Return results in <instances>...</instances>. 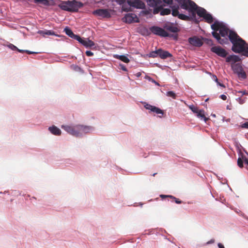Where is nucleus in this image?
Returning a JSON list of instances; mask_svg holds the SVG:
<instances>
[{
  "label": "nucleus",
  "instance_id": "nucleus-14",
  "mask_svg": "<svg viewBox=\"0 0 248 248\" xmlns=\"http://www.w3.org/2000/svg\"><path fill=\"white\" fill-rule=\"evenodd\" d=\"M164 28L167 31H168L170 32L173 33L177 32L179 31L178 28L173 23H166L164 25Z\"/></svg>",
  "mask_w": 248,
  "mask_h": 248
},
{
  "label": "nucleus",
  "instance_id": "nucleus-10",
  "mask_svg": "<svg viewBox=\"0 0 248 248\" xmlns=\"http://www.w3.org/2000/svg\"><path fill=\"white\" fill-rule=\"evenodd\" d=\"M144 107L146 109L150 110L152 112H155L157 114H161V115L159 116L160 118H161L164 114L163 110L146 103H144Z\"/></svg>",
  "mask_w": 248,
  "mask_h": 248
},
{
  "label": "nucleus",
  "instance_id": "nucleus-47",
  "mask_svg": "<svg viewBox=\"0 0 248 248\" xmlns=\"http://www.w3.org/2000/svg\"><path fill=\"white\" fill-rule=\"evenodd\" d=\"M218 247L219 248H224L223 245L221 243H218Z\"/></svg>",
  "mask_w": 248,
  "mask_h": 248
},
{
  "label": "nucleus",
  "instance_id": "nucleus-58",
  "mask_svg": "<svg viewBox=\"0 0 248 248\" xmlns=\"http://www.w3.org/2000/svg\"><path fill=\"white\" fill-rule=\"evenodd\" d=\"M216 82L217 83V85L220 83V82L218 81V80H217V82Z\"/></svg>",
  "mask_w": 248,
  "mask_h": 248
},
{
  "label": "nucleus",
  "instance_id": "nucleus-27",
  "mask_svg": "<svg viewBox=\"0 0 248 248\" xmlns=\"http://www.w3.org/2000/svg\"><path fill=\"white\" fill-rule=\"evenodd\" d=\"M114 57L119 60H120L125 63H128L129 62V59L125 55H116Z\"/></svg>",
  "mask_w": 248,
  "mask_h": 248
},
{
  "label": "nucleus",
  "instance_id": "nucleus-32",
  "mask_svg": "<svg viewBox=\"0 0 248 248\" xmlns=\"http://www.w3.org/2000/svg\"><path fill=\"white\" fill-rule=\"evenodd\" d=\"M167 96L169 97H170L172 98L173 99H176V95L174 92L173 91H169L167 92L166 93Z\"/></svg>",
  "mask_w": 248,
  "mask_h": 248
},
{
  "label": "nucleus",
  "instance_id": "nucleus-42",
  "mask_svg": "<svg viewBox=\"0 0 248 248\" xmlns=\"http://www.w3.org/2000/svg\"><path fill=\"white\" fill-rule=\"evenodd\" d=\"M120 66L121 67V69L124 71H127V68L124 64H120Z\"/></svg>",
  "mask_w": 248,
  "mask_h": 248
},
{
  "label": "nucleus",
  "instance_id": "nucleus-1",
  "mask_svg": "<svg viewBox=\"0 0 248 248\" xmlns=\"http://www.w3.org/2000/svg\"><path fill=\"white\" fill-rule=\"evenodd\" d=\"M229 38L232 44V50L235 53H241L244 50L246 42L243 40L235 32L231 31L229 34Z\"/></svg>",
  "mask_w": 248,
  "mask_h": 248
},
{
  "label": "nucleus",
  "instance_id": "nucleus-49",
  "mask_svg": "<svg viewBox=\"0 0 248 248\" xmlns=\"http://www.w3.org/2000/svg\"><path fill=\"white\" fill-rule=\"evenodd\" d=\"M25 52L29 54H33V53H35L34 52H32V51H30L29 50H25Z\"/></svg>",
  "mask_w": 248,
  "mask_h": 248
},
{
  "label": "nucleus",
  "instance_id": "nucleus-48",
  "mask_svg": "<svg viewBox=\"0 0 248 248\" xmlns=\"http://www.w3.org/2000/svg\"><path fill=\"white\" fill-rule=\"evenodd\" d=\"M213 79H214V80H215L216 82H217V80H218V79H217V76H215V75H213Z\"/></svg>",
  "mask_w": 248,
  "mask_h": 248
},
{
  "label": "nucleus",
  "instance_id": "nucleus-22",
  "mask_svg": "<svg viewBox=\"0 0 248 248\" xmlns=\"http://www.w3.org/2000/svg\"><path fill=\"white\" fill-rule=\"evenodd\" d=\"M134 16H136L134 14H127L124 18V20L127 23H132L134 22Z\"/></svg>",
  "mask_w": 248,
  "mask_h": 248
},
{
  "label": "nucleus",
  "instance_id": "nucleus-5",
  "mask_svg": "<svg viewBox=\"0 0 248 248\" xmlns=\"http://www.w3.org/2000/svg\"><path fill=\"white\" fill-rule=\"evenodd\" d=\"M231 31L228 28L223 25L219 31V33L216 31H213L212 35L217 40L218 43L223 45L228 42V39L227 37H229L228 33L230 34Z\"/></svg>",
  "mask_w": 248,
  "mask_h": 248
},
{
  "label": "nucleus",
  "instance_id": "nucleus-29",
  "mask_svg": "<svg viewBox=\"0 0 248 248\" xmlns=\"http://www.w3.org/2000/svg\"><path fill=\"white\" fill-rule=\"evenodd\" d=\"M122 10L124 12H129V11H132V8L131 6L128 5L127 3H124L122 5Z\"/></svg>",
  "mask_w": 248,
  "mask_h": 248
},
{
  "label": "nucleus",
  "instance_id": "nucleus-18",
  "mask_svg": "<svg viewBox=\"0 0 248 248\" xmlns=\"http://www.w3.org/2000/svg\"><path fill=\"white\" fill-rule=\"evenodd\" d=\"M64 31L66 35H67L72 38L77 40V41L78 40L80 39V37L79 35L75 34L68 27H66L64 29Z\"/></svg>",
  "mask_w": 248,
  "mask_h": 248
},
{
  "label": "nucleus",
  "instance_id": "nucleus-21",
  "mask_svg": "<svg viewBox=\"0 0 248 248\" xmlns=\"http://www.w3.org/2000/svg\"><path fill=\"white\" fill-rule=\"evenodd\" d=\"M50 132L55 135H60L61 134V130L55 126L49 127L48 128Z\"/></svg>",
  "mask_w": 248,
  "mask_h": 248
},
{
  "label": "nucleus",
  "instance_id": "nucleus-4",
  "mask_svg": "<svg viewBox=\"0 0 248 248\" xmlns=\"http://www.w3.org/2000/svg\"><path fill=\"white\" fill-rule=\"evenodd\" d=\"M148 4L154 8V14H157L160 12L161 16L168 15L170 14L171 10L168 8H163L165 5L162 3L161 0H147Z\"/></svg>",
  "mask_w": 248,
  "mask_h": 248
},
{
  "label": "nucleus",
  "instance_id": "nucleus-24",
  "mask_svg": "<svg viewBox=\"0 0 248 248\" xmlns=\"http://www.w3.org/2000/svg\"><path fill=\"white\" fill-rule=\"evenodd\" d=\"M160 197L162 199H164L165 198H170L174 201L175 203L177 204H180L182 202L179 199L176 198L175 197L171 196V195H160Z\"/></svg>",
  "mask_w": 248,
  "mask_h": 248
},
{
  "label": "nucleus",
  "instance_id": "nucleus-54",
  "mask_svg": "<svg viewBox=\"0 0 248 248\" xmlns=\"http://www.w3.org/2000/svg\"><path fill=\"white\" fill-rule=\"evenodd\" d=\"M136 75L138 77H139L141 75V74L140 72H139L137 73Z\"/></svg>",
  "mask_w": 248,
  "mask_h": 248
},
{
  "label": "nucleus",
  "instance_id": "nucleus-45",
  "mask_svg": "<svg viewBox=\"0 0 248 248\" xmlns=\"http://www.w3.org/2000/svg\"><path fill=\"white\" fill-rule=\"evenodd\" d=\"M238 99L240 104H243L245 101V100L244 99H242L241 98H238Z\"/></svg>",
  "mask_w": 248,
  "mask_h": 248
},
{
  "label": "nucleus",
  "instance_id": "nucleus-8",
  "mask_svg": "<svg viewBox=\"0 0 248 248\" xmlns=\"http://www.w3.org/2000/svg\"><path fill=\"white\" fill-rule=\"evenodd\" d=\"M150 31L154 34L161 37H165L170 36V34L168 33L164 29L157 26L152 27L150 28Z\"/></svg>",
  "mask_w": 248,
  "mask_h": 248
},
{
  "label": "nucleus",
  "instance_id": "nucleus-43",
  "mask_svg": "<svg viewBox=\"0 0 248 248\" xmlns=\"http://www.w3.org/2000/svg\"><path fill=\"white\" fill-rule=\"evenodd\" d=\"M243 128H248V122L245 123L242 125Z\"/></svg>",
  "mask_w": 248,
  "mask_h": 248
},
{
  "label": "nucleus",
  "instance_id": "nucleus-34",
  "mask_svg": "<svg viewBox=\"0 0 248 248\" xmlns=\"http://www.w3.org/2000/svg\"><path fill=\"white\" fill-rule=\"evenodd\" d=\"M234 71L238 72L239 70H242V67L239 64H236L232 66Z\"/></svg>",
  "mask_w": 248,
  "mask_h": 248
},
{
  "label": "nucleus",
  "instance_id": "nucleus-6",
  "mask_svg": "<svg viewBox=\"0 0 248 248\" xmlns=\"http://www.w3.org/2000/svg\"><path fill=\"white\" fill-rule=\"evenodd\" d=\"M78 127V124L74 126L68 125H63L62 126V128L65 130L67 133L76 137L80 136V131L79 130Z\"/></svg>",
  "mask_w": 248,
  "mask_h": 248
},
{
  "label": "nucleus",
  "instance_id": "nucleus-17",
  "mask_svg": "<svg viewBox=\"0 0 248 248\" xmlns=\"http://www.w3.org/2000/svg\"><path fill=\"white\" fill-rule=\"evenodd\" d=\"M78 128L80 131V136L83 134L90 132L92 130L93 128L91 126L78 124Z\"/></svg>",
  "mask_w": 248,
  "mask_h": 248
},
{
  "label": "nucleus",
  "instance_id": "nucleus-16",
  "mask_svg": "<svg viewBox=\"0 0 248 248\" xmlns=\"http://www.w3.org/2000/svg\"><path fill=\"white\" fill-rule=\"evenodd\" d=\"M78 41L86 47H92L95 46L94 43L89 39H83L80 38Z\"/></svg>",
  "mask_w": 248,
  "mask_h": 248
},
{
  "label": "nucleus",
  "instance_id": "nucleus-19",
  "mask_svg": "<svg viewBox=\"0 0 248 248\" xmlns=\"http://www.w3.org/2000/svg\"><path fill=\"white\" fill-rule=\"evenodd\" d=\"M224 25L218 21H215L212 25L211 28L214 31H219Z\"/></svg>",
  "mask_w": 248,
  "mask_h": 248
},
{
  "label": "nucleus",
  "instance_id": "nucleus-33",
  "mask_svg": "<svg viewBox=\"0 0 248 248\" xmlns=\"http://www.w3.org/2000/svg\"><path fill=\"white\" fill-rule=\"evenodd\" d=\"M149 56L150 57L152 58L156 57L157 56H158V49L155 51H152L151 52H150Z\"/></svg>",
  "mask_w": 248,
  "mask_h": 248
},
{
  "label": "nucleus",
  "instance_id": "nucleus-3",
  "mask_svg": "<svg viewBox=\"0 0 248 248\" xmlns=\"http://www.w3.org/2000/svg\"><path fill=\"white\" fill-rule=\"evenodd\" d=\"M83 6V4L82 2L76 0L62 1L59 4V7L62 10L71 12H78Z\"/></svg>",
  "mask_w": 248,
  "mask_h": 248
},
{
  "label": "nucleus",
  "instance_id": "nucleus-53",
  "mask_svg": "<svg viewBox=\"0 0 248 248\" xmlns=\"http://www.w3.org/2000/svg\"><path fill=\"white\" fill-rule=\"evenodd\" d=\"M242 77H243L244 78H246V75L245 73H244L242 74Z\"/></svg>",
  "mask_w": 248,
  "mask_h": 248
},
{
  "label": "nucleus",
  "instance_id": "nucleus-41",
  "mask_svg": "<svg viewBox=\"0 0 248 248\" xmlns=\"http://www.w3.org/2000/svg\"><path fill=\"white\" fill-rule=\"evenodd\" d=\"M149 79L150 81H151L152 82L154 83L156 85L160 86V84L157 82L155 81L154 79L151 78H149Z\"/></svg>",
  "mask_w": 248,
  "mask_h": 248
},
{
  "label": "nucleus",
  "instance_id": "nucleus-39",
  "mask_svg": "<svg viewBox=\"0 0 248 248\" xmlns=\"http://www.w3.org/2000/svg\"><path fill=\"white\" fill-rule=\"evenodd\" d=\"M85 53L86 55L89 57L92 56L93 55V53L92 51L89 50L86 51Z\"/></svg>",
  "mask_w": 248,
  "mask_h": 248
},
{
  "label": "nucleus",
  "instance_id": "nucleus-7",
  "mask_svg": "<svg viewBox=\"0 0 248 248\" xmlns=\"http://www.w3.org/2000/svg\"><path fill=\"white\" fill-rule=\"evenodd\" d=\"M171 8L172 9V15L173 16H178V17L182 20H186V21H190L191 20V18L190 16H186L184 14H180L179 12V6L173 5L171 6Z\"/></svg>",
  "mask_w": 248,
  "mask_h": 248
},
{
  "label": "nucleus",
  "instance_id": "nucleus-15",
  "mask_svg": "<svg viewBox=\"0 0 248 248\" xmlns=\"http://www.w3.org/2000/svg\"><path fill=\"white\" fill-rule=\"evenodd\" d=\"M158 55L162 59L171 58L172 56L169 51L164 50L161 48L158 49Z\"/></svg>",
  "mask_w": 248,
  "mask_h": 248
},
{
  "label": "nucleus",
  "instance_id": "nucleus-12",
  "mask_svg": "<svg viewBox=\"0 0 248 248\" xmlns=\"http://www.w3.org/2000/svg\"><path fill=\"white\" fill-rule=\"evenodd\" d=\"M211 50L218 56L223 58L226 57L227 55L226 51L220 46H213L211 48Z\"/></svg>",
  "mask_w": 248,
  "mask_h": 248
},
{
  "label": "nucleus",
  "instance_id": "nucleus-9",
  "mask_svg": "<svg viewBox=\"0 0 248 248\" xmlns=\"http://www.w3.org/2000/svg\"><path fill=\"white\" fill-rule=\"evenodd\" d=\"M127 3L129 5L137 9H144L145 5L141 0H127Z\"/></svg>",
  "mask_w": 248,
  "mask_h": 248
},
{
  "label": "nucleus",
  "instance_id": "nucleus-50",
  "mask_svg": "<svg viewBox=\"0 0 248 248\" xmlns=\"http://www.w3.org/2000/svg\"><path fill=\"white\" fill-rule=\"evenodd\" d=\"M238 93H242V95H244V94H246L247 93H246V91H239Z\"/></svg>",
  "mask_w": 248,
  "mask_h": 248
},
{
  "label": "nucleus",
  "instance_id": "nucleus-2",
  "mask_svg": "<svg viewBox=\"0 0 248 248\" xmlns=\"http://www.w3.org/2000/svg\"><path fill=\"white\" fill-rule=\"evenodd\" d=\"M181 8L186 10L192 13L191 20H193L197 24L199 21L196 18V13L197 9V5L191 0H176Z\"/></svg>",
  "mask_w": 248,
  "mask_h": 248
},
{
  "label": "nucleus",
  "instance_id": "nucleus-44",
  "mask_svg": "<svg viewBox=\"0 0 248 248\" xmlns=\"http://www.w3.org/2000/svg\"><path fill=\"white\" fill-rule=\"evenodd\" d=\"M220 97L223 100H226L227 99V96L225 94H221Z\"/></svg>",
  "mask_w": 248,
  "mask_h": 248
},
{
  "label": "nucleus",
  "instance_id": "nucleus-37",
  "mask_svg": "<svg viewBox=\"0 0 248 248\" xmlns=\"http://www.w3.org/2000/svg\"><path fill=\"white\" fill-rule=\"evenodd\" d=\"M237 165L240 168L243 167V161L241 158H238L237 160Z\"/></svg>",
  "mask_w": 248,
  "mask_h": 248
},
{
  "label": "nucleus",
  "instance_id": "nucleus-31",
  "mask_svg": "<svg viewBox=\"0 0 248 248\" xmlns=\"http://www.w3.org/2000/svg\"><path fill=\"white\" fill-rule=\"evenodd\" d=\"M189 108L191 110V111L194 113H195V114H197L198 112V111L200 110V109H199V108L194 106V105H190L189 106Z\"/></svg>",
  "mask_w": 248,
  "mask_h": 248
},
{
  "label": "nucleus",
  "instance_id": "nucleus-56",
  "mask_svg": "<svg viewBox=\"0 0 248 248\" xmlns=\"http://www.w3.org/2000/svg\"><path fill=\"white\" fill-rule=\"evenodd\" d=\"M120 1V2H123L124 0H119Z\"/></svg>",
  "mask_w": 248,
  "mask_h": 248
},
{
  "label": "nucleus",
  "instance_id": "nucleus-23",
  "mask_svg": "<svg viewBox=\"0 0 248 248\" xmlns=\"http://www.w3.org/2000/svg\"><path fill=\"white\" fill-rule=\"evenodd\" d=\"M196 115L198 118L201 119H203L205 122H206L207 121H208L209 119V118H206L205 116L204 110L203 109H200L199 111H198V113L196 114Z\"/></svg>",
  "mask_w": 248,
  "mask_h": 248
},
{
  "label": "nucleus",
  "instance_id": "nucleus-11",
  "mask_svg": "<svg viewBox=\"0 0 248 248\" xmlns=\"http://www.w3.org/2000/svg\"><path fill=\"white\" fill-rule=\"evenodd\" d=\"M93 14L104 18H109L111 16L108 9H99L93 12Z\"/></svg>",
  "mask_w": 248,
  "mask_h": 248
},
{
  "label": "nucleus",
  "instance_id": "nucleus-36",
  "mask_svg": "<svg viewBox=\"0 0 248 248\" xmlns=\"http://www.w3.org/2000/svg\"><path fill=\"white\" fill-rule=\"evenodd\" d=\"M204 42L206 44H207L209 46L213 45V41L210 39L206 38L204 39Z\"/></svg>",
  "mask_w": 248,
  "mask_h": 248
},
{
  "label": "nucleus",
  "instance_id": "nucleus-26",
  "mask_svg": "<svg viewBox=\"0 0 248 248\" xmlns=\"http://www.w3.org/2000/svg\"><path fill=\"white\" fill-rule=\"evenodd\" d=\"M206 22L208 23H212L213 22V18L212 15L210 14L206 13L202 17Z\"/></svg>",
  "mask_w": 248,
  "mask_h": 248
},
{
  "label": "nucleus",
  "instance_id": "nucleus-13",
  "mask_svg": "<svg viewBox=\"0 0 248 248\" xmlns=\"http://www.w3.org/2000/svg\"><path fill=\"white\" fill-rule=\"evenodd\" d=\"M188 42L191 45L197 47H200L203 44L202 40L197 36L189 38Z\"/></svg>",
  "mask_w": 248,
  "mask_h": 248
},
{
  "label": "nucleus",
  "instance_id": "nucleus-20",
  "mask_svg": "<svg viewBox=\"0 0 248 248\" xmlns=\"http://www.w3.org/2000/svg\"><path fill=\"white\" fill-rule=\"evenodd\" d=\"M241 61V59L238 56L233 55L228 56L226 58V62H240Z\"/></svg>",
  "mask_w": 248,
  "mask_h": 248
},
{
  "label": "nucleus",
  "instance_id": "nucleus-51",
  "mask_svg": "<svg viewBox=\"0 0 248 248\" xmlns=\"http://www.w3.org/2000/svg\"><path fill=\"white\" fill-rule=\"evenodd\" d=\"M17 51H18L19 52H25V50H21L18 48V49H16Z\"/></svg>",
  "mask_w": 248,
  "mask_h": 248
},
{
  "label": "nucleus",
  "instance_id": "nucleus-46",
  "mask_svg": "<svg viewBox=\"0 0 248 248\" xmlns=\"http://www.w3.org/2000/svg\"><path fill=\"white\" fill-rule=\"evenodd\" d=\"M215 242V240L214 239H212L211 240H210V241H209L207 244H212V243H214Z\"/></svg>",
  "mask_w": 248,
  "mask_h": 248
},
{
  "label": "nucleus",
  "instance_id": "nucleus-38",
  "mask_svg": "<svg viewBox=\"0 0 248 248\" xmlns=\"http://www.w3.org/2000/svg\"><path fill=\"white\" fill-rule=\"evenodd\" d=\"M8 47L13 50H16V49H18V48L16 46L12 44L9 45Z\"/></svg>",
  "mask_w": 248,
  "mask_h": 248
},
{
  "label": "nucleus",
  "instance_id": "nucleus-52",
  "mask_svg": "<svg viewBox=\"0 0 248 248\" xmlns=\"http://www.w3.org/2000/svg\"><path fill=\"white\" fill-rule=\"evenodd\" d=\"M218 85L222 87L225 88V86L223 84L219 83Z\"/></svg>",
  "mask_w": 248,
  "mask_h": 248
},
{
  "label": "nucleus",
  "instance_id": "nucleus-28",
  "mask_svg": "<svg viewBox=\"0 0 248 248\" xmlns=\"http://www.w3.org/2000/svg\"><path fill=\"white\" fill-rule=\"evenodd\" d=\"M38 33L40 34H42L43 36H45V35H53L55 34V33L53 31L50 30L46 31H39Z\"/></svg>",
  "mask_w": 248,
  "mask_h": 248
},
{
  "label": "nucleus",
  "instance_id": "nucleus-25",
  "mask_svg": "<svg viewBox=\"0 0 248 248\" xmlns=\"http://www.w3.org/2000/svg\"><path fill=\"white\" fill-rule=\"evenodd\" d=\"M196 13L199 16L202 17L204 16V15L207 13V12L204 8L198 7L197 6Z\"/></svg>",
  "mask_w": 248,
  "mask_h": 248
},
{
  "label": "nucleus",
  "instance_id": "nucleus-57",
  "mask_svg": "<svg viewBox=\"0 0 248 248\" xmlns=\"http://www.w3.org/2000/svg\"><path fill=\"white\" fill-rule=\"evenodd\" d=\"M156 174H157V173H154L152 175H153V176H155Z\"/></svg>",
  "mask_w": 248,
  "mask_h": 248
},
{
  "label": "nucleus",
  "instance_id": "nucleus-30",
  "mask_svg": "<svg viewBox=\"0 0 248 248\" xmlns=\"http://www.w3.org/2000/svg\"><path fill=\"white\" fill-rule=\"evenodd\" d=\"M49 1H52V0H34L35 3H42L46 6L50 5Z\"/></svg>",
  "mask_w": 248,
  "mask_h": 248
},
{
  "label": "nucleus",
  "instance_id": "nucleus-40",
  "mask_svg": "<svg viewBox=\"0 0 248 248\" xmlns=\"http://www.w3.org/2000/svg\"><path fill=\"white\" fill-rule=\"evenodd\" d=\"M163 2L167 4H171L172 3V0H163Z\"/></svg>",
  "mask_w": 248,
  "mask_h": 248
},
{
  "label": "nucleus",
  "instance_id": "nucleus-55",
  "mask_svg": "<svg viewBox=\"0 0 248 248\" xmlns=\"http://www.w3.org/2000/svg\"><path fill=\"white\" fill-rule=\"evenodd\" d=\"M245 162L248 165V159H246L245 160Z\"/></svg>",
  "mask_w": 248,
  "mask_h": 248
},
{
  "label": "nucleus",
  "instance_id": "nucleus-35",
  "mask_svg": "<svg viewBox=\"0 0 248 248\" xmlns=\"http://www.w3.org/2000/svg\"><path fill=\"white\" fill-rule=\"evenodd\" d=\"M243 55L248 57V45L246 44L244 46V50L242 51Z\"/></svg>",
  "mask_w": 248,
  "mask_h": 248
}]
</instances>
